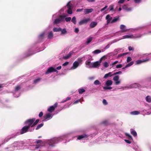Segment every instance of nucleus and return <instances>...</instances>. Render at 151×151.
I'll return each instance as SVG.
<instances>
[{
  "label": "nucleus",
  "instance_id": "obj_1",
  "mask_svg": "<svg viewBox=\"0 0 151 151\" xmlns=\"http://www.w3.org/2000/svg\"><path fill=\"white\" fill-rule=\"evenodd\" d=\"M29 128H29V127H28L27 126H25L21 129L20 133L17 132L16 134L15 135L13 136L8 137L5 139L4 140V142H7L10 139L13 138L19 135L20 134H22L27 132Z\"/></svg>",
  "mask_w": 151,
  "mask_h": 151
},
{
  "label": "nucleus",
  "instance_id": "obj_2",
  "mask_svg": "<svg viewBox=\"0 0 151 151\" xmlns=\"http://www.w3.org/2000/svg\"><path fill=\"white\" fill-rule=\"evenodd\" d=\"M35 118H33L32 119H29L27 120L24 122V124H28V125H27L28 127H29L30 128V127H31L32 125L33 124V122L35 120Z\"/></svg>",
  "mask_w": 151,
  "mask_h": 151
},
{
  "label": "nucleus",
  "instance_id": "obj_3",
  "mask_svg": "<svg viewBox=\"0 0 151 151\" xmlns=\"http://www.w3.org/2000/svg\"><path fill=\"white\" fill-rule=\"evenodd\" d=\"M113 82L111 80H108L106 81V82L105 84L107 87L104 86L103 87V88L104 90L111 89L112 88L111 87H108L109 86L111 85L112 84Z\"/></svg>",
  "mask_w": 151,
  "mask_h": 151
},
{
  "label": "nucleus",
  "instance_id": "obj_4",
  "mask_svg": "<svg viewBox=\"0 0 151 151\" xmlns=\"http://www.w3.org/2000/svg\"><path fill=\"white\" fill-rule=\"evenodd\" d=\"M54 72L58 73V71L56 69H55L53 67H51L48 68L45 73L46 74H48L49 73Z\"/></svg>",
  "mask_w": 151,
  "mask_h": 151
},
{
  "label": "nucleus",
  "instance_id": "obj_5",
  "mask_svg": "<svg viewBox=\"0 0 151 151\" xmlns=\"http://www.w3.org/2000/svg\"><path fill=\"white\" fill-rule=\"evenodd\" d=\"M58 105V103H55L53 106H50L48 109L47 111L50 112H52L55 110V108L57 107Z\"/></svg>",
  "mask_w": 151,
  "mask_h": 151
},
{
  "label": "nucleus",
  "instance_id": "obj_6",
  "mask_svg": "<svg viewBox=\"0 0 151 151\" xmlns=\"http://www.w3.org/2000/svg\"><path fill=\"white\" fill-rule=\"evenodd\" d=\"M43 118L44 119L42 120V121H45L51 118L52 116L50 113H48L45 115L43 116Z\"/></svg>",
  "mask_w": 151,
  "mask_h": 151
},
{
  "label": "nucleus",
  "instance_id": "obj_7",
  "mask_svg": "<svg viewBox=\"0 0 151 151\" xmlns=\"http://www.w3.org/2000/svg\"><path fill=\"white\" fill-rule=\"evenodd\" d=\"M105 57L104 56L101 57L100 60V63L99 61H96L94 63H93V68H97L100 65V63L102 60Z\"/></svg>",
  "mask_w": 151,
  "mask_h": 151
},
{
  "label": "nucleus",
  "instance_id": "obj_8",
  "mask_svg": "<svg viewBox=\"0 0 151 151\" xmlns=\"http://www.w3.org/2000/svg\"><path fill=\"white\" fill-rule=\"evenodd\" d=\"M59 139L58 138H55L52 139L49 143V145L50 146H54L53 145L58 143Z\"/></svg>",
  "mask_w": 151,
  "mask_h": 151
},
{
  "label": "nucleus",
  "instance_id": "obj_9",
  "mask_svg": "<svg viewBox=\"0 0 151 151\" xmlns=\"http://www.w3.org/2000/svg\"><path fill=\"white\" fill-rule=\"evenodd\" d=\"M90 19L89 18L83 19L79 22V24L80 25L84 24L86 23Z\"/></svg>",
  "mask_w": 151,
  "mask_h": 151
},
{
  "label": "nucleus",
  "instance_id": "obj_10",
  "mask_svg": "<svg viewBox=\"0 0 151 151\" xmlns=\"http://www.w3.org/2000/svg\"><path fill=\"white\" fill-rule=\"evenodd\" d=\"M148 59H143L142 60H138L136 61V64H139L142 63L146 62L149 60Z\"/></svg>",
  "mask_w": 151,
  "mask_h": 151
},
{
  "label": "nucleus",
  "instance_id": "obj_11",
  "mask_svg": "<svg viewBox=\"0 0 151 151\" xmlns=\"http://www.w3.org/2000/svg\"><path fill=\"white\" fill-rule=\"evenodd\" d=\"M86 64L88 66V68H93V63H91L89 60H87L86 61Z\"/></svg>",
  "mask_w": 151,
  "mask_h": 151
},
{
  "label": "nucleus",
  "instance_id": "obj_12",
  "mask_svg": "<svg viewBox=\"0 0 151 151\" xmlns=\"http://www.w3.org/2000/svg\"><path fill=\"white\" fill-rule=\"evenodd\" d=\"M112 17H110V15L108 14L106 15V19L107 20V24H108L110 23H111V21L112 19Z\"/></svg>",
  "mask_w": 151,
  "mask_h": 151
},
{
  "label": "nucleus",
  "instance_id": "obj_13",
  "mask_svg": "<svg viewBox=\"0 0 151 151\" xmlns=\"http://www.w3.org/2000/svg\"><path fill=\"white\" fill-rule=\"evenodd\" d=\"M73 52L70 51L67 56L63 57V58L65 60L68 59L73 54Z\"/></svg>",
  "mask_w": 151,
  "mask_h": 151
},
{
  "label": "nucleus",
  "instance_id": "obj_14",
  "mask_svg": "<svg viewBox=\"0 0 151 151\" xmlns=\"http://www.w3.org/2000/svg\"><path fill=\"white\" fill-rule=\"evenodd\" d=\"M93 10V9H86L84 10V13L85 14H88L92 12Z\"/></svg>",
  "mask_w": 151,
  "mask_h": 151
},
{
  "label": "nucleus",
  "instance_id": "obj_15",
  "mask_svg": "<svg viewBox=\"0 0 151 151\" xmlns=\"http://www.w3.org/2000/svg\"><path fill=\"white\" fill-rule=\"evenodd\" d=\"M120 29L122 30V31L123 32H126L127 30L126 29L125 26L122 24L120 25Z\"/></svg>",
  "mask_w": 151,
  "mask_h": 151
},
{
  "label": "nucleus",
  "instance_id": "obj_16",
  "mask_svg": "<svg viewBox=\"0 0 151 151\" xmlns=\"http://www.w3.org/2000/svg\"><path fill=\"white\" fill-rule=\"evenodd\" d=\"M97 24V22H92L90 25V27L91 28L94 27Z\"/></svg>",
  "mask_w": 151,
  "mask_h": 151
},
{
  "label": "nucleus",
  "instance_id": "obj_17",
  "mask_svg": "<svg viewBox=\"0 0 151 151\" xmlns=\"http://www.w3.org/2000/svg\"><path fill=\"white\" fill-rule=\"evenodd\" d=\"M132 87L134 88H140L141 87V85L137 83H134L132 85Z\"/></svg>",
  "mask_w": 151,
  "mask_h": 151
},
{
  "label": "nucleus",
  "instance_id": "obj_18",
  "mask_svg": "<svg viewBox=\"0 0 151 151\" xmlns=\"http://www.w3.org/2000/svg\"><path fill=\"white\" fill-rule=\"evenodd\" d=\"M134 38V36L133 35H125L123 36L122 39L126 38Z\"/></svg>",
  "mask_w": 151,
  "mask_h": 151
},
{
  "label": "nucleus",
  "instance_id": "obj_19",
  "mask_svg": "<svg viewBox=\"0 0 151 151\" xmlns=\"http://www.w3.org/2000/svg\"><path fill=\"white\" fill-rule=\"evenodd\" d=\"M122 9L127 11H129L131 10V8H128L127 5L124 4L122 6Z\"/></svg>",
  "mask_w": 151,
  "mask_h": 151
},
{
  "label": "nucleus",
  "instance_id": "obj_20",
  "mask_svg": "<svg viewBox=\"0 0 151 151\" xmlns=\"http://www.w3.org/2000/svg\"><path fill=\"white\" fill-rule=\"evenodd\" d=\"M131 133L134 137H135L137 136V134L136 132L132 129H131Z\"/></svg>",
  "mask_w": 151,
  "mask_h": 151
},
{
  "label": "nucleus",
  "instance_id": "obj_21",
  "mask_svg": "<svg viewBox=\"0 0 151 151\" xmlns=\"http://www.w3.org/2000/svg\"><path fill=\"white\" fill-rule=\"evenodd\" d=\"M88 137V136L87 135H86L85 134H84L83 135H81L78 136L77 139H83L84 138H86Z\"/></svg>",
  "mask_w": 151,
  "mask_h": 151
},
{
  "label": "nucleus",
  "instance_id": "obj_22",
  "mask_svg": "<svg viewBox=\"0 0 151 151\" xmlns=\"http://www.w3.org/2000/svg\"><path fill=\"white\" fill-rule=\"evenodd\" d=\"M111 72H109V73L106 74H105L104 76V78H108L109 77H111L112 76H113L112 75H111Z\"/></svg>",
  "mask_w": 151,
  "mask_h": 151
},
{
  "label": "nucleus",
  "instance_id": "obj_23",
  "mask_svg": "<svg viewBox=\"0 0 151 151\" xmlns=\"http://www.w3.org/2000/svg\"><path fill=\"white\" fill-rule=\"evenodd\" d=\"M119 19V17H115L111 22V23H113L116 22Z\"/></svg>",
  "mask_w": 151,
  "mask_h": 151
},
{
  "label": "nucleus",
  "instance_id": "obj_24",
  "mask_svg": "<svg viewBox=\"0 0 151 151\" xmlns=\"http://www.w3.org/2000/svg\"><path fill=\"white\" fill-rule=\"evenodd\" d=\"M53 34L52 32H50L48 33V37L49 39H51L53 37Z\"/></svg>",
  "mask_w": 151,
  "mask_h": 151
},
{
  "label": "nucleus",
  "instance_id": "obj_25",
  "mask_svg": "<svg viewBox=\"0 0 151 151\" xmlns=\"http://www.w3.org/2000/svg\"><path fill=\"white\" fill-rule=\"evenodd\" d=\"M39 119H37L35 122H33V124L32 125L31 127H32L37 125L39 122Z\"/></svg>",
  "mask_w": 151,
  "mask_h": 151
},
{
  "label": "nucleus",
  "instance_id": "obj_26",
  "mask_svg": "<svg viewBox=\"0 0 151 151\" xmlns=\"http://www.w3.org/2000/svg\"><path fill=\"white\" fill-rule=\"evenodd\" d=\"M140 114V112L137 111H134L131 112V114L132 115H138Z\"/></svg>",
  "mask_w": 151,
  "mask_h": 151
},
{
  "label": "nucleus",
  "instance_id": "obj_27",
  "mask_svg": "<svg viewBox=\"0 0 151 151\" xmlns=\"http://www.w3.org/2000/svg\"><path fill=\"white\" fill-rule=\"evenodd\" d=\"M79 63L77 61H75L73 63V66L76 68H77L79 65Z\"/></svg>",
  "mask_w": 151,
  "mask_h": 151
},
{
  "label": "nucleus",
  "instance_id": "obj_28",
  "mask_svg": "<svg viewBox=\"0 0 151 151\" xmlns=\"http://www.w3.org/2000/svg\"><path fill=\"white\" fill-rule=\"evenodd\" d=\"M94 84L96 85H101V83L98 80H96L94 82Z\"/></svg>",
  "mask_w": 151,
  "mask_h": 151
},
{
  "label": "nucleus",
  "instance_id": "obj_29",
  "mask_svg": "<svg viewBox=\"0 0 151 151\" xmlns=\"http://www.w3.org/2000/svg\"><path fill=\"white\" fill-rule=\"evenodd\" d=\"M68 8H72V5L70 2H69L66 5Z\"/></svg>",
  "mask_w": 151,
  "mask_h": 151
},
{
  "label": "nucleus",
  "instance_id": "obj_30",
  "mask_svg": "<svg viewBox=\"0 0 151 151\" xmlns=\"http://www.w3.org/2000/svg\"><path fill=\"white\" fill-rule=\"evenodd\" d=\"M71 22H73L74 24H76V18L75 16L73 17L71 20Z\"/></svg>",
  "mask_w": 151,
  "mask_h": 151
},
{
  "label": "nucleus",
  "instance_id": "obj_31",
  "mask_svg": "<svg viewBox=\"0 0 151 151\" xmlns=\"http://www.w3.org/2000/svg\"><path fill=\"white\" fill-rule=\"evenodd\" d=\"M125 135L126 136L128 137V139L129 140L132 139V136L129 134L127 133H125Z\"/></svg>",
  "mask_w": 151,
  "mask_h": 151
},
{
  "label": "nucleus",
  "instance_id": "obj_32",
  "mask_svg": "<svg viewBox=\"0 0 151 151\" xmlns=\"http://www.w3.org/2000/svg\"><path fill=\"white\" fill-rule=\"evenodd\" d=\"M101 52V51L100 50H96L94 51L93 52V53L95 54H98L100 53Z\"/></svg>",
  "mask_w": 151,
  "mask_h": 151
},
{
  "label": "nucleus",
  "instance_id": "obj_33",
  "mask_svg": "<svg viewBox=\"0 0 151 151\" xmlns=\"http://www.w3.org/2000/svg\"><path fill=\"white\" fill-rule=\"evenodd\" d=\"M66 17V16L65 15H60V18H59L60 19V22H62L64 20V18Z\"/></svg>",
  "mask_w": 151,
  "mask_h": 151
},
{
  "label": "nucleus",
  "instance_id": "obj_34",
  "mask_svg": "<svg viewBox=\"0 0 151 151\" xmlns=\"http://www.w3.org/2000/svg\"><path fill=\"white\" fill-rule=\"evenodd\" d=\"M146 101L148 102H151V97L149 96H147L146 97Z\"/></svg>",
  "mask_w": 151,
  "mask_h": 151
},
{
  "label": "nucleus",
  "instance_id": "obj_35",
  "mask_svg": "<svg viewBox=\"0 0 151 151\" xmlns=\"http://www.w3.org/2000/svg\"><path fill=\"white\" fill-rule=\"evenodd\" d=\"M53 30L54 32H58L62 30V29L60 28H57L54 27L53 28Z\"/></svg>",
  "mask_w": 151,
  "mask_h": 151
},
{
  "label": "nucleus",
  "instance_id": "obj_36",
  "mask_svg": "<svg viewBox=\"0 0 151 151\" xmlns=\"http://www.w3.org/2000/svg\"><path fill=\"white\" fill-rule=\"evenodd\" d=\"M85 91V90L83 88H81L78 89V92L79 94H82Z\"/></svg>",
  "mask_w": 151,
  "mask_h": 151
},
{
  "label": "nucleus",
  "instance_id": "obj_37",
  "mask_svg": "<svg viewBox=\"0 0 151 151\" xmlns=\"http://www.w3.org/2000/svg\"><path fill=\"white\" fill-rule=\"evenodd\" d=\"M44 125L43 123H42L40 124H39L38 125L37 128H36V130H38L41 128Z\"/></svg>",
  "mask_w": 151,
  "mask_h": 151
},
{
  "label": "nucleus",
  "instance_id": "obj_38",
  "mask_svg": "<svg viewBox=\"0 0 151 151\" xmlns=\"http://www.w3.org/2000/svg\"><path fill=\"white\" fill-rule=\"evenodd\" d=\"M92 37H90L88 38L87 39V44H88L92 40Z\"/></svg>",
  "mask_w": 151,
  "mask_h": 151
},
{
  "label": "nucleus",
  "instance_id": "obj_39",
  "mask_svg": "<svg viewBox=\"0 0 151 151\" xmlns=\"http://www.w3.org/2000/svg\"><path fill=\"white\" fill-rule=\"evenodd\" d=\"M119 78V76L118 75L114 77L113 79L114 81H118Z\"/></svg>",
  "mask_w": 151,
  "mask_h": 151
},
{
  "label": "nucleus",
  "instance_id": "obj_40",
  "mask_svg": "<svg viewBox=\"0 0 151 151\" xmlns=\"http://www.w3.org/2000/svg\"><path fill=\"white\" fill-rule=\"evenodd\" d=\"M60 22V20L59 18H57L55 19V20L54 22V24H57L59 23Z\"/></svg>",
  "mask_w": 151,
  "mask_h": 151
},
{
  "label": "nucleus",
  "instance_id": "obj_41",
  "mask_svg": "<svg viewBox=\"0 0 151 151\" xmlns=\"http://www.w3.org/2000/svg\"><path fill=\"white\" fill-rule=\"evenodd\" d=\"M72 8H68L67 10V13L69 14H71L72 13Z\"/></svg>",
  "mask_w": 151,
  "mask_h": 151
},
{
  "label": "nucleus",
  "instance_id": "obj_42",
  "mask_svg": "<svg viewBox=\"0 0 151 151\" xmlns=\"http://www.w3.org/2000/svg\"><path fill=\"white\" fill-rule=\"evenodd\" d=\"M41 80V78H39L37 79H35L34 81V83H36L37 82H39L40 80Z\"/></svg>",
  "mask_w": 151,
  "mask_h": 151
},
{
  "label": "nucleus",
  "instance_id": "obj_43",
  "mask_svg": "<svg viewBox=\"0 0 151 151\" xmlns=\"http://www.w3.org/2000/svg\"><path fill=\"white\" fill-rule=\"evenodd\" d=\"M133 64L134 62L133 61H132L129 63L127 65H126V67H129L130 66H131Z\"/></svg>",
  "mask_w": 151,
  "mask_h": 151
},
{
  "label": "nucleus",
  "instance_id": "obj_44",
  "mask_svg": "<svg viewBox=\"0 0 151 151\" xmlns=\"http://www.w3.org/2000/svg\"><path fill=\"white\" fill-rule=\"evenodd\" d=\"M61 31V34H65L67 33V31L65 29H62V30Z\"/></svg>",
  "mask_w": 151,
  "mask_h": 151
},
{
  "label": "nucleus",
  "instance_id": "obj_45",
  "mask_svg": "<svg viewBox=\"0 0 151 151\" xmlns=\"http://www.w3.org/2000/svg\"><path fill=\"white\" fill-rule=\"evenodd\" d=\"M104 67L107 68L109 66V65L108 63L107 62H105L104 64Z\"/></svg>",
  "mask_w": 151,
  "mask_h": 151
},
{
  "label": "nucleus",
  "instance_id": "obj_46",
  "mask_svg": "<svg viewBox=\"0 0 151 151\" xmlns=\"http://www.w3.org/2000/svg\"><path fill=\"white\" fill-rule=\"evenodd\" d=\"M21 88L19 86H17L15 87V91H18L19 90L20 88Z\"/></svg>",
  "mask_w": 151,
  "mask_h": 151
},
{
  "label": "nucleus",
  "instance_id": "obj_47",
  "mask_svg": "<svg viewBox=\"0 0 151 151\" xmlns=\"http://www.w3.org/2000/svg\"><path fill=\"white\" fill-rule=\"evenodd\" d=\"M71 19V18L70 17H66L65 19V20L67 22L70 21Z\"/></svg>",
  "mask_w": 151,
  "mask_h": 151
},
{
  "label": "nucleus",
  "instance_id": "obj_48",
  "mask_svg": "<svg viewBox=\"0 0 151 151\" xmlns=\"http://www.w3.org/2000/svg\"><path fill=\"white\" fill-rule=\"evenodd\" d=\"M103 104L105 105H107L108 104L107 102L106 101L105 99H104L103 100Z\"/></svg>",
  "mask_w": 151,
  "mask_h": 151
},
{
  "label": "nucleus",
  "instance_id": "obj_49",
  "mask_svg": "<svg viewBox=\"0 0 151 151\" xmlns=\"http://www.w3.org/2000/svg\"><path fill=\"white\" fill-rule=\"evenodd\" d=\"M122 73V71H119L117 72H116L114 73L113 74H112V75H115L117 74H121Z\"/></svg>",
  "mask_w": 151,
  "mask_h": 151
},
{
  "label": "nucleus",
  "instance_id": "obj_50",
  "mask_svg": "<svg viewBox=\"0 0 151 151\" xmlns=\"http://www.w3.org/2000/svg\"><path fill=\"white\" fill-rule=\"evenodd\" d=\"M36 142L37 144H42V142L41 140H38L36 142Z\"/></svg>",
  "mask_w": 151,
  "mask_h": 151
},
{
  "label": "nucleus",
  "instance_id": "obj_51",
  "mask_svg": "<svg viewBox=\"0 0 151 151\" xmlns=\"http://www.w3.org/2000/svg\"><path fill=\"white\" fill-rule=\"evenodd\" d=\"M132 60V59L130 57H128L127 58V62L128 63Z\"/></svg>",
  "mask_w": 151,
  "mask_h": 151
},
{
  "label": "nucleus",
  "instance_id": "obj_52",
  "mask_svg": "<svg viewBox=\"0 0 151 151\" xmlns=\"http://www.w3.org/2000/svg\"><path fill=\"white\" fill-rule=\"evenodd\" d=\"M107 7H108V6L106 5L104 7L101 9V11L103 12V11L105 9H106L107 8Z\"/></svg>",
  "mask_w": 151,
  "mask_h": 151
},
{
  "label": "nucleus",
  "instance_id": "obj_53",
  "mask_svg": "<svg viewBox=\"0 0 151 151\" xmlns=\"http://www.w3.org/2000/svg\"><path fill=\"white\" fill-rule=\"evenodd\" d=\"M122 65L121 64H119V65H116V68H120L122 67Z\"/></svg>",
  "mask_w": 151,
  "mask_h": 151
},
{
  "label": "nucleus",
  "instance_id": "obj_54",
  "mask_svg": "<svg viewBox=\"0 0 151 151\" xmlns=\"http://www.w3.org/2000/svg\"><path fill=\"white\" fill-rule=\"evenodd\" d=\"M128 49L129 51H131V50H134V48L131 47V46H129L128 47Z\"/></svg>",
  "mask_w": 151,
  "mask_h": 151
},
{
  "label": "nucleus",
  "instance_id": "obj_55",
  "mask_svg": "<svg viewBox=\"0 0 151 151\" xmlns=\"http://www.w3.org/2000/svg\"><path fill=\"white\" fill-rule=\"evenodd\" d=\"M79 31V29L78 28H76L75 29L74 32L76 33H78Z\"/></svg>",
  "mask_w": 151,
  "mask_h": 151
},
{
  "label": "nucleus",
  "instance_id": "obj_56",
  "mask_svg": "<svg viewBox=\"0 0 151 151\" xmlns=\"http://www.w3.org/2000/svg\"><path fill=\"white\" fill-rule=\"evenodd\" d=\"M80 101V99H78V100H77L75 101H74V102H73V104H76L77 103H78Z\"/></svg>",
  "mask_w": 151,
  "mask_h": 151
},
{
  "label": "nucleus",
  "instance_id": "obj_57",
  "mask_svg": "<svg viewBox=\"0 0 151 151\" xmlns=\"http://www.w3.org/2000/svg\"><path fill=\"white\" fill-rule=\"evenodd\" d=\"M43 115V113L41 111L39 115V116L40 117H42V116Z\"/></svg>",
  "mask_w": 151,
  "mask_h": 151
},
{
  "label": "nucleus",
  "instance_id": "obj_58",
  "mask_svg": "<svg viewBox=\"0 0 151 151\" xmlns=\"http://www.w3.org/2000/svg\"><path fill=\"white\" fill-rule=\"evenodd\" d=\"M125 0H119L118 1V3L122 4L124 1Z\"/></svg>",
  "mask_w": 151,
  "mask_h": 151
},
{
  "label": "nucleus",
  "instance_id": "obj_59",
  "mask_svg": "<svg viewBox=\"0 0 151 151\" xmlns=\"http://www.w3.org/2000/svg\"><path fill=\"white\" fill-rule=\"evenodd\" d=\"M69 63V62H66L65 63H64L62 65L63 66H65L67 65Z\"/></svg>",
  "mask_w": 151,
  "mask_h": 151
},
{
  "label": "nucleus",
  "instance_id": "obj_60",
  "mask_svg": "<svg viewBox=\"0 0 151 151\" xmlns=\"http://www.w3.org/2000/svg\"><path fill=\"white\" fill-rule=\"evenodd\" d=\"M125 141L127 142V143L128 144H130L131 143V142L129 140H127V139H125L124 140Z\"/></svg>",
  "mask_w": 151,
  "mask_h": 151
},
{
  "label": "nucleus",
  "instance_id": "obj_61",
  "mask_svg": "<svg viewBox=\"0 0 151 151\" xmlns=\"http://www.w3.org/2000/svg\"><path fill=\"white\" fill-rule=\"evenodd\" d=\"M110 11H113L114 10L113 6L111 5L110 6Z\"/></svg>",
  "mask_w": 151,
  "mask_h": 151
},
{
  "label": "nucleus",
  "instance_id": "obj_62",
  "mask_svg": "<svg viewBox=\"0 0 151 151\" xmlns=\"http://www.w3.org/2000/svg\"><path fill=\"white\" fill-rule=\"evenodd\" d=\"M109 47H110L109 44H108L104 47V49H107L109 48Z\"/></svg>",
  "mask_w": 151,
  "mask_h": 151
},
{
  "label": "nucleus",
  "instance_id": "obj_63",
  "mask_svg": "<svg viewBox=\"0 0 151 151\" xmlns=\"http://www.w3.org/2000/svg\"><path fill=\"white\" fill-rule=\"evenodd\" d=\"M116 81V82L115 83V84L116 85H118L120 83V81H118H118Z\"/></svg>",
  "mask_w": 151,
  "mask_h": 151
},
{
  "label": "nucleus",
  "instance_id": "obj_64",
  "mask_svg": "<svg viewBox=\"0 0 151 151\" xmlns=\"http://www.w3.org/2000/svg\"><path fill=\"white\" fill-rule=\"evenodd\" d=\"M118 62V61H115L114 62H113L112 64V65H113L117 63Z\"/></svg>",
  "mask_w": 151,
  "mask_h": 151
}]
</instances>
